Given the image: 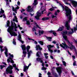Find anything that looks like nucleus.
<instances>
[{
  "mask_svg": "<svg viewBox=\"0 0 77 77\" xmlns=\"http://www.w3.org/2000/svg\"><path fill=\"white\" fill-rule=\"evenodd\" d=\"M73 40H74L75 43V44H77V40H75V39H74V38H73Z\"/></svg>",
  "mask_w": 77,
  "mask_h": 77,
  "instance_id": "48",
  "label": "nucleus"
},
{
  "mask_svg": "<svg viewBox=\"0 0 77 77\" xmlns=\"http://www.w3.org/2000/svg\"><path fill=\"white\" fill-rule=\"evenodd\" d=\"M0 42H3L2 40V38H0Z\"/></svg>",
  "mask_w": 77,
  "mask_h": 77,
  "instance_id": "61",
  "label": "nucleus"
},
{
  "mask_svg": "<svg viewBox=\"0 0 77 77\" xmlns=\"http://www.w3.org/2000/svg\"><path fill=\"white\" fill-rule=\"evenodd\" d=\"M73 65L74 66H77V64H76V61H74V62L73 64Z\"/></svg>",
  "mask_w": 77,
  "mask_h": 77,
  "instance_id": "37",
  "label": "nucleus"
},
{
  "mask_svg": "<svg viewBox=\"0 0 77 77\" xmlns=\"http://www.w3.org/2000/svg\"><path fill=\"white\" fill-rule=\"evenodd\" d=\"M30 48V47L29 46H27L26 47V50L28 52V58H29L30 57V55L32 53V51L30 50L29 51V49Z\"/></svg>",
  "mask_w": 77,
  "mask_h": 77,
  "instance_id": "6",
  "label": "nucleus"
},
{
  "mask_svg": "<svg viewBox=\"0 0 77 77\" xmlns=\"http://www.w3.org/2000/svg\"><path fill=\"white\" fill-rule=\"evenodd\" d=\"M0 66H1V69H2L4 67H5V66L4 65H3V66L1 65Z\"/></svg>",
  "mask_w": 77,
  "mask_h": 77,
  "instance_id": "45",
  "label": "nucleus"
},
{
  "mask_svg": "<svg viewBox=\"0 0 77 77\" xmlns=\"http://www.w3.org/2000/svg\"><path fill=\"white\" fill-rule=\"evenodd\" d=\"M35 48H36V50H41L42 49V48L40 47V45H36Z\"/></svg>",
  "mask_w": 77,
  "mask_h": 77,
  "instance_id": "22",
  "label": "nucleus"
},
{
  "mask_svg": "<svg viewBox=\"0 0 77 77\" xmlns=\"http://www.w3.org/2000/svg\"><path fill=\"white\" fill-rule=\"evenodd\" d=\"M12 69H13V66H8L6 69V73L12 74Z\"/></svg>",
  "mask_w": 77,
  "mask_h": 77,
  "instance_id": "5",
  "label": "nucleus"
},
{
  "mask_svg": "<svg viewBox=\"0 0 77 77\" xmlns=\"http://www.w3.org/2000/svg\"><path fill=\"white\" fill-rule=\"evenodd\" d=\"M27 17H24L23 19V21H27Z\"/></svg>",
  "mask_w": 77,
  "mask_h": 77,
  "instance_id": "41",
  "label": "nucleus"
},
{
  "mask_svg": "<svg viewBox=\"0 0 77 77\" xmlns=\"http://www.w3.org/2000/svg\"><path fill=\"white\" fill-rule=\"evenodd\" d=\"M21 47L22 50H23V54L22 55L23 57H25L26 56L27 52H26V48L25 47V45H22Z\"/></svg>",
  "mask_w": 77,
  "mask_h": 77,
  "instance_id": "4",
  "label": "nucleus"
},
{
  "mask_svg": "<svg viewBox=\"0 0 77 77\" xmlns=\"http://www.w3.org/2000/svg\"><path fill=\"white\" fill-rule=\"evenodd\" d=\"M72 57L74 59H75V56L72 55Z\"/></svg>",
  "mask_w": 77,
  "mask_h": 77,
  "instance_id": "57",
  "label": "nucleus"
},
{
  "mask_svg": "<svg viewBox=\"0 0 77 77\" xmlns=\"http://www.w3.org/2000/svg\"><path fill=\"white\" fill-rule=\"evenodd\" d=\"M61 59L62 60V62H63V65L65 66H66V62L65 61H63V58L61 57Z\"/></svg>",
  "mask_w": 77,
  "mask_h": 77,
  "instance_id": "28",
  "label": "nucleus"
},
{
  "mask_svg": "<svg viewBox=\"0 0 77 77\" xmlns=\"http://www.w3.org/2000/svg\"><path fill=\"white\" fill-rule=\"evenodd\" d=\"M54 15H57V12H55Z\"/></svg>",
  "mask_w": 77,
  "mask_h": 77,
  "instance_id": "63",
  "label": "nucleus"
},
{
  "mask_svg": "<svg viewBox=\"0 0 77 77\" xmlns=\"http://www.w3.org/2000/svg\"><path fill=\"white\" fill-rule=\"evenodd\" d=\"M7 27L9 26V24H10V22L9 20H8L7 23Z\"/></svg>",
  "mask_w": 77,
  "mask_h": 77,
  "instance_id": "36",
  "label": "nucleus"
},
{
  "mask_svg": "<svg viewBox=\"0 0 77 77\" xmlns=\"http://www.w3.org/2000/svg\"><path fill=\"white\" fill-rule=\"evenodd\" d=\"M71 72L73 75H75L72 71H71Z\"/></svg>",
  "mask_w": 77,
  "mask_h": 77,
  "instance_id": "60",
  "label": "nucleus"
},
{
  "mask_svg": "<svg viewBox=\"0 0 77 77\" xmlns=\"http://www.w3.org/2000/svg\"><path fill=\"white\" fill-rule=\"evenodd\" d=\"M1 13L2 14H3V13H5V11H4V10H3V9L2 8H1Z\"/></svg>",
  "mask_w": 77,
  "mask_h": 77,
  "instance_id": "46",
  "label": "nucleus"
},
{
  "mask_svg": "<svg viewBox=\"0 0 77 77\" xmlns=\"http://www.w3.org/2000/svg\"><path fill=\"white\" fill-rule=\"evenodd\" d=\"M4 48L5 50V54L6 55V56L8 57V49H7V48L6 47H5Z\"/></svg>",
  "mask_w": 77,
  "mask_h": 77,
  "instance_id": "21",
  "label": "nucleus"
},
{
  "mask_svg": "<svg viewBox=\"0 0 77 77\" xmlns=\"http://www.w3.org/2000/svg\"><path fill=\"white\" fill-rule=\"evenodd\" d=\"M13 67H14V68H15V70H17V71H19V69H18L17 68V67H16V64H13Z\"/></svg>",
  "mask_w": 77,
  "mask_h": 77,
  "instance_id": "30",
  "label": "nucleus"
},
{
  "mask_svg": "<svg viewBox=\"0 0 77 77\" xmlns=\"http://www.w3.org/2000/svg\"><path fill=\"white\" fill-rule=\"evenodd\" d=\"M68 44H69V48L71 50H72V49H74L75 51L76 50V49H75V46L73 45H72V42L70 43V42H69V40H68Z\"/></svg>",
  "mask_w": 77,
  "mask_h": 77,
  "instance_id": "8",
  "label": "nucleus"
},
{
  "mask_svg": "<svg viewBox=\"0 0 77 77\" xmlns=\"http://www.w3.org/2000/svg\"><path fill=\"white\" fill-rule=\"evenodd\" d=\"M69 34H70V35H71V34H72V32L71 31H69Z\"/></svg>",
  "mask_w": 77,
  "mask_h": 77,
  "instance_id": "62",
  "label": "nucleus"
},
{
  "mask_svg": "<svg viewBox=\"0 0 77 77\" xmlns=\"http://www.w3.org/2000/svg\"><path fill=\"white\" fill-rule=\"evenodd\" d=\"M14 17V18L13 19V21L14 22L16 21V22L17 23V22H18V20H18V19L17 18V17L15 16Z\"/></svg>",
  "mask_w": 77,
  "mask_h": 77,
  "instance_id": "25",
  "label": "nucleus"
},
{
  "mask_svg": "<svg viewBox=\"0 0 77 77\" xmlns=\"http://www.w3.org/2000/svg\"><path fill=\"white\" fill-rule=\"evenodd\" d=\"M48 48V50L49 52L50 53H53V50L51 49V48H53L54 47V45H49L47 46Z\"/></svg>",
  "mask_w": 77,
  "mask_h": 77,
  "instance_id": "14",
  "label": "nucleus"
},
{
  "mask_svg": "<svg viewBox=\"0 0 77 77\" xmlns=\"http://www.w3.org/2000/svg\"><path fill=\"white\" fill-rule=\"evenodd\" d=\"M44 54L45 55V58L46 59H47V58H48V56H47V55H48V53H44Z\"/></svg>",
  "mask_w": 77,
  "mask_h": 77,
  "instance_id": "32",
  "label": "nucleus"
},
{
  "mask_svg": "<svg viewBox=\"0 0 77 77\" xmlns=\"http://www.w3.org/2000/svg\"><path fill=\"white\" fill-rule=\"evenodd\" d=\"M3 17L4 18H6V15L5 14H3Z\"/></svg>",
  "mask_w": 77,
  "mask_h": 77,
  "instance_id": "52",
  "label": "nucleus"
},
{
  "mask_svg": "<svg viewBox=\"0 0 77 77\" xmlns=\"http://www.w3.org/2000/svg\"><path fill=\"white\" fill-rule=\"evenodd\" d=\"M42 74L41 73H39L38 74V77H42Z\"/></svg>",
  "mask_w": 77,
  "mask_h": 77,
  "instance_id": "51",
  "label": "nucleus"
},
{
  "mask_svg": "<svg viewBox=\"0 0 77 77\" xmlns=\"http://www.w3.org/2000/svg\"><path fill=\"white\" fill-rule=\"evenodd\" d=\"M62 68L61 67H58L56 68L57 71L60 76L61 73H62Z\"/></svg>",
  "mask_w": 77,
  "mask_h": 77,
  "instance_id": "13",
  "label": "nucleus"
},
{
  "mask_svg": "<svg viewBox=\"0 0 77 77\" xmlns=\"http://www.w3.org/2000/svg\"><path fill=\"white\" fill-rule=\"evenodd\" d=\"M7 61L8 63H9L10 62L12 63H14V61H13V60L11 58H8L7 59Z\"/></svg>",
  "mask_w": 77,
  "mask_h": 77,
  "instance_id": "19",
  "label": "nucleus"
},
{
  "mask_svg": "<svg viewBox=\"0 0 77 77\" xmlns=\"http://www.w3.org/2000/svg\"><path fill=\"white\" fill-rule=\"evenodd\" d=\"M5 1H6L7 3H6V5L7 6H8V7H9V2H8V0H5ZM9 2H11V0H9Z\"/></svg>",
  "mask_w": 77,
  "mask_h": 77,
  "instance_id": "23",
  "label": "nucleus"
},
{
  "mask_svg": "<svg viewBox=\"0 0 77 77\" xmlns=\"http://www.w3.org/2000/svg\"><path fill=\"white\" fill-rule=\"evenodd\" d=\"M13 43L14 45H16V42L15 41V39H14L13 42Z\"/></svg>",
  "mask_w": 77,
  "mask_h": 77,
  "instance_id": "40",
  "label": "nucleus"
},
{
  "mask_svg": "<svg viewBox=\"0 0 77 77\" xmlns=\"http://www.w3.org/2000/svg\"><path fill=\"white\" fill-rule=\"evenodd\" d=\"M54 8H55V7H53L52 8H51L50 10L51 11H54Z\"/></svg>",
  "mask_w": 77,
  "mask_h": 77,
  "instance_id": "38",
  "label": "nucleus"
},
{
  "mask_svg": "<svg viewBox=\"0 0 77 77\" xmlns=\"http://www.w3.org/2000/svg\"><path fill=\"white\" fill-rule=\"evenodd\" d=\"M40 55H42L41 53V52H38L36 53V56H38V57H40Z\"/></svg>",
  "mask_w": 77,
  "mask_h": 77,
  "instance_id": "27",
  "label": "nucleus"
},
{
  "mask_svg": "<svg viewBox=\"0 0 77 77\" xmlns=\"http://www.w3.org/2000/svg\"><path fill=\"white\" fill-rule=\"evenodd\" d=\"M60 46L61 47H62V48H64V49H66V48H68V46H67V45H66V44H65V43H62V45L60 44Z\"/></svg>",
  "mask_w": 77,
  "mask_h": 77,
  "instance_id": "17",
  "label": "nucleus"
},
{
  "mask_svg": "<svg viewBox=\"0 0 77 77\" xmlns=\"http://www.w3.org/2000/svg\"><path fill=\"white\" fill-rule=\"evenodd\" d=\"M69 1L70 2L72 3V5L74 8H76L77 6V2L73 0H68V2Z\"/></svg>",
  "mask_w": 77,
  "mask_h": 77,
  "instance_id": "9",
  "label": "nucleus"
},
{
  "mask_svg": "<svg viewBox=\"0 0 77 77\" xmlns=\"http://www.w3.org/2000/svg\"><path fill=\"white\" fill-rule=\"evenodd\" d=\"M68 53L70 55V56H71V53H70V52H69V50L68 51Z\"/></svg>",
  "mask_w": 77,
  "mask_h": 77,
  "instance_id": "54",
  "label": "nucleus"
},
{
  "mask_svg": "<svg viewBox=\"0 0 77 77\" xmlns=\"http://www.w3.org/2000/svg\"><path fill=\"white\" fill-rule=\"evenodd\" d=\"M30 8H31V7H30V6H29L28 7V8L27 9V11H28V12H31V11H32V9H30Z\"/></svg>",
  "mask_w": 77,
  "mask_h": 77,
  "instance_id": "24",
  "label": "nucleus"
},
{
  "mask_svg": "<svg viewBox=\"0 0 77 77\" xmlns=\"http://www.w3.org/2000/svg\"><path fill=\"white\" fill-rule=\"evenodd\" d=\"M53 35H54V36H56V33L55 32H53Z\"/></svg>",
  "mask_w": 77,
  "mask_h": 77,
  "instance_id": "59",
  "label": "nucleus"
},
{
  "mask_svg": "<svg viewBox=\"0 0 77 77\" xmlns=\"http://www.w3.org/2000/svg\"><path fill=\"white\" fill-rule=\"evenodd\" d=\"M74 31H76V30H77V28L75 27L74 28Z\"/></svg>",
  "mask_w": 77,
  "mask_h": 77,
  "instance_id": "55",
  "label": "nucleus"
},
{
  "mask_svg": "<svg viewBox=\"0 0 77 77\" xmlns=\"http://www.w3.org/2000/svg\"><path fill=\"white\" fill-rule=\"evenodd\" d=\"M17 26H18V27L19 28V29H20V30H21V29H22V27H20V25H18Z\"/></svg>",
  "mask_w": 77,
  "mask_h": 77,
  "instance_id": "50",
  "label": "nucleus"
},
{
  "mask_svg": "<svg viewBox=\"0 0 77 77\" xmlns=\"http://www.w3.org/2000/svg\"><path fill=\"white\" fill-rule=\"evenodd\" d=\"M51 17L52 18H54L55 17V18H56V16H54V15H52Z\"/></svg>",
  "mask_w": 77,
  "mask_h": 77,
  "instance_id": "56",
  "label": "nucleus"
},
{
  "mask_svg": "<svg viewBox=\"0 0 77 77\" xmlns=\"http://www.w3.org/2000/svg\"><path fill=\"white\" fill-rule=\"evenodd\" d=\"M68 33L67 31H65L63 32L64 35H63V38L65 39V41L67 40V36L65 35H66Z\"/></svg>",
  "mask_w": 77,
  "mask_h": 77,
  "instance_id": "12",
  "label": "nucleus"
},
{
  "mask_svg": "<svg viewBox=\"0 0 77 77\" xmlns=\"http://www.w3.org/2000/svg\"><path fill=\"white\" fill-rule=\"evenodd\" d=\"M59 6L63 8V11H64L65 12V15L68 17V7L66 6H64L61 4H59Z\"/></svg>",
  "mask_w": 77,
  "mask_h": 77,
  "instance_id": "3",
  "label": "nucleus"
},
{
  "mask_svg": "<svg viewBox=\"0 0 77 77\" xmlns=\"http://www.w3.org/2000/svg\"><path fill=\"white\" fill-rule=\"evenodd\" d=\"M46 38L49 41H51V37H46Z\"/></svg>",
  "mask_w": 77,
  "mask_h": 77,
  "instance_id": "31",
  "label": "nucleus"
},
{
  "mask_svg": "<svg viewBox=\"0 0 77 77\" xmlns=\"http://www.w3.org/2000/svg\"><path fill=\"white\" fill-rule=\"evenodd\" d=\"M72 20V19L70 20H68V30H69L71 29V27H70V25L69 24V23H70V21Z\"/></svg>",
  "mask_w": 77,
  "mask_h": 77,
  "instance_id": "20",
  "label": "nucleus"
},
{
  "mask_svg": "<svg viewBox=\"0 0 77 77\" xmlns=\"http://www.w3.org/2000/svg\"><path fill=\"white\" fill-rule=\"evenodd\" d=\"M17 4L18 5H20V2H17Z\"/></svg>",
  "mask_w": 77,
  "mask_h": 77,
  "instance_id": "58",
  "label": "nucleus"
},
{
  "mask_svg": "<svg viewBox=\"0 0 77 77\" xmlns=\"http://www.w3.org/2000/svg\"><path fill=\"white\" fill-rule=\"evenodd\" d=\"M38 42L40 44H41L42 45H44V42H43L41 41H39Z\"/></svg>",
  "mask_w": 77,
  "mask_h": 77,
  "instance_id": "34",
  "label": "nucleus"
},
{
  "mask_svg": "<svg viewBox=\"0 0 77 77\" xmlns=\"http://www.w3.org/2000/svg\"><path fill=\"white\" fill-rule=\"evenodd\" d=\"M49 19V17H44L42 18V20H47Z\"/></svg>",
  "mask_w": 77,
  "mask_h": 77,
  "instance_id": "33",
  "label": "nucleus"
},
{
  "mask_svg": "<svg viewBox=\"0 0 77 77\" xmlns=\"http://www.w3.org/2000/svg\"><path fill=\"white\" fill-rule=\"evenodd\" d=\"M15 6L16 7L15 9L14 7H12V9L13 11H15V13L17 14V9H19V7L17 5H16Z\"/></svg>",
  "mask_w": 77,
  "mask_h": 77,
  "instance_id": "16",
  "label": "nucleus"
},
{
  "mask_svg": "<svg viewBox=\"0 0 77 77\" xmlns=\"http://www.w3.org/2000/svg\"><path fill=\"white\" fill-rule=\"evenodd\" d=\"M14 26H11L9 27L7 29L8 32H9L11 36H17V34L15 32L14 29H13L14 28L15 31H17V29H17V24L15 23H14Z\"/></svg>",
  "mask_w": 77,
  "mask_h": 77,
  "instance_id": "1",
  "label": "nucleus"
},
{
  "mask_svg": "<svg viewBox=\"0 0 77 77\" xmlns=\"http://www.w3.org/2000/svg\"><path fill=\"white\" fill-rule=\"evenodd\" d=\"M35 25L34 26V27L33 28H32V30L33 32H36V30L35 29H36V28H39V29H40V28L38 26V25H37V24L36 22H35L34 23Z\"/></svg>",
  "mask_w": 77,
  "mask_h": 77,
  "instance_id": "10",
  "label": "nucleus"
},
{
  "mask_svg": "<svg viewBox=\"0 0 77 77\" xmlns=\"http://www.w3.org/2000/svg\"><path fill=\"white\" fill-rule=\"evenodd\" d=\"M71 30H72V33H74V31L73 30V29H71Z\"/></svg>",
  "mask_w": 77,
  "mask_h": 77,
  "instance_id": "64",
  "label": "nucleus"
},
{
  "mask_svg": "<svg viewBox=\"0 0 77 77\" xmlns=\"http://www.w3.org/2000/svg\"><path fill=\"white\" fill-rule=\"evenodd\" d=\"M45 11V7L42 6L41 7L40 10L37 13V16H35V18H36L37 20H39V17L41 15V14H43V12Z\"/></svg>",
  "mask_w": 77,
  "mask_h": 77,
  "instance_id": "2",
  "label": "nucleus"
},
{
  "mask_svg": "<svg viewBox=\"0 0 77 77\" xmlns=\"http://www.w3.org/2000/svg\"><path fill=\"white\" fill-rule=\"evenodd\" d=\"M71 14H72L71 10L70 9H69V8L68 7V20H72V16L71 15Z\"/></svg>",
  "mask_w": 77,
  "mask_h": 77,
  "instance_id": "7",
  "label": "nucleus"
},
{
  "mask_svg": "<svg viewBox=\"0 0 77 77\" xmlns=\"http://www.w3.org/2000/svg\"><path fill=\"white\" fill-rule=\"evenodd\" d=\"M34 14V13H32V12H31V13H30V15L31 17H32L33 15Z\"/></svg>",
  "mask_w": 77,
  "mask_h": 77,
  "instance_id": "53",
  "label": "nucleus"
},
{
  "mask_svg": "<svg viewBox=\"0 0 77 77\" xmlns=\"http://www.w3.org/2000/svg\"><path fill=\"white\" fill-rule=\"evenodd\" d=\"M51 74L50 73V72H48V77H52V76H50L49 75H50Z\"/></svg>",
  "mask_w": 77,
  "mask_h": 77,
  "instance_id": "49",
  "label": "nucleus"
},
{
  "mask_svg": "<svg viewBox=\"0 0 77 77\" xmlns=\"http://www.w3.org/2000/svg\"><path fill=\"white\" fill-rule=\"evenodd\" d=\"M36 5H38V2H37V0H34V3H33V5L34 6H36Z\"/></svg>",
  "mask_w": 77,
  "mask_h": 77,
  "instance_id": "26",
  "label": "nucleus"
},
{
  "mask_svg": "<svg viewBox=\"0 0 77 77\" xmlns=\"http://www.w3.org/2000/svg\"><path fill=\"white\" fill-rule=\"evenodd\" d=\"M65 26L67 28V30H68V21H66L65 23Z\"/></svg>",
  "mask_w": 77,
  "mask_h": 77,
  "instance_id": "29",
  "label": "nucleus"
},
{
  "mask_svg": "<svg viewBox=\"0 0 77 77\" xmlns=\"http://www.w3.org/2000/svg\"><path fill=\"white\" fill-rule=\"evenodd\" d=\"M41 60V59L39 58H36V60L37 61H38V62H39Z\"/></svg>",
  "mask_w": 77,
  "mask_h": 77,
  "instance_id": "42",
  "label": "nucleus"
},
{
  "mask_svg": "<svg viewBox=\"0 0 77 77\" xmlns=\"http://www.w3.org/2000/svg\"><path fill=\"white\" fill-rule=\"evenodd\" d=\"M63 1L64 2L65 4L66 5H68V0H63Z\"/></svg>",
  "mask_w": 77,
  "mask_h": 77,
  "instance_id": "35",
  "label": "nucleus"
},
{
  "mask_svg": "<svg viewBox=\"0 0 77 77\" xmlns=\"http://www.w3.org/2000/svg\"><path fill=\"white\" fill-rule=\"evenodd\" d=\"M18 33L19 34L18 36V40L21 42L22 44H23V43H24V42L23 41H22L21 35V34H20L19 32H18Z\"/></svg>",
  "mask_w": 77,
  "mask_h": 77,
  "instance_id": "15",
  "label": "nucleus"
},
{
  "mask_svg": "<svg viewBox=\"0 0 77 77\" xmlns=\"http://www.w3.org/2000/svg\"><path fill=\"white\" fill-rule=\"evenodd\" d=\"M44 33L43 31H39L38 32V31H35V35H38V36H41V35Z\"/></svg>",
  "mask_w": 77,
  "mask_h": 77,
  "instance_id": "11",
  "label": "nucleus"
},
{
  "mask_svg": "<svg viewBox=\"0 0 77 77\" xmlns=\"http://www.w3.org/2000/svg\"><path fill=\"white\" fill-rule=\"evenodd\" d=\"M31 65H32V64L31 63H30L29 64L28 66H27L26 65H24V70H23L24 72H26V70H27V69H28L29 68V66H30Z\"/></svg>",
  "mask_w": 77,
  "mask_h": 77,
  "instance_id": "18",
  "label": "nucleus"
},
{
  "mask_svg": "<svg viewBox=\"0 0 77 77\" xmlns=\"http://www.w3.org/2000/svg\"><path fill=\"white\" fill-rule=\"evenodd\" d=\"M61 30H62V28L61 27H60L57 30V31H61Z\"/></svg>",
  "mask_w": 77,
  "mask_h": 77,
  "instance_id": "43",
  "label": "nucleus"
},
{
  "mask_svg": "<svg viewBox=\"0 0 77 77\" xmlns=\"http://www.w3.org/2000/svg\"><path fill=\"white\" fill-rule=\"evenodd\" d=\"M29 21V20L26 21V24L27 25H30V23Z\"/></svg>",
  "mask_w": 77,
  "mask_h": 77,
  "instance_id": "39",
  "label": "nucleus"
},
{
  "mask_svg": "<svg viewBox=\"0 0 77 77\" xmlns=\"http://www.w3.org/2000/svg\"><path fill=\"white\" fill-rule=\"evenodd\" d=\"M9 55H10V56H11V57H14V55L13 54H10V53H9Z\"/></svg>",
  "mask_w": 77,
  "mask_h": 77,
  "instance_id": "47",
  "label": "nucleus"
},
{
  "mask_svg": "<svg viewBox=\"0 0 77 77\" xmlns=\"http://www.w3.org/2000/svg\"><path fill=\"white\" fill-rule=\"evenodd\" d=\"M47 68L45 67H43L42 68V70H46Z\"/></svg>",
  "mask_w": 77,
  "mask_h": 77,
  "instance_id": "44",
  "label": "nucleus"
}]
</instances>
